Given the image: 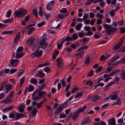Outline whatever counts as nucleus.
<instances>
[{"mask_svg":"<svg viewBox=\"0 0 125 125\" xmlns=\"http://www.w3.org/2000/svg\"><path fill=\"white\" fill-rule=\"evenodd\" d=\"M103 25V28L107 29L106 32L108 35L113 34L116 29V27H113L112 26L106 23L104 24Z\"/></svg>","mask_w":125,"mask_h":125,"instance_id":"f257e3e1","label":"nucleus"},{"mask_svg":"<svg viewBox=\"0 0 125 125\" xmlns=\"http://www.w3.org/2000/svg\"><path fill=\"white\" fill-rule=\"evenodd\" d=\"M27 11L26 10L22 9L18 11H15L14 14L17 17L21 18L27 13Z\"/></svg>","mask_w":125,"mask_h":125,"instance_id":"f03ea898","label":"nucleus"},{"mask_svg":"<svg viewBox=\"0 0 125 125\" xmlns=\"http://www.w3.org/2000/svg\"><path fill=\"white\" fill-rule=\"evenodd\" d=\"M66 106V104L65 103L61 104L56 109L54 114L55 115H58L63 110V108Z\"/></svg>","mask_w":125,"mask_h":125,"instance_id":"7ed1b4c3","label":"nucleus"},{"mask_svg":"<svg viewBox=\"0 0 125 125\" xmlns=\"http://www.w3.org/2000/svg\"><path fill=\"white\" fill-rule=\"evenodd\" d=\"M19 61V60L16 59H11L10 63L12 66L15 67L18 65Z\"/></svg>","mask_w":125,"mask_h":125,"instance_id":"20e7f679","label":"nucleus"},{"mask_svg":"<svg viewBox=\"0 0 125 125\" xmlns=\"http://www.w3.org/2000/svg\"><path fill=\"white\" fill-rule=\"evenodd\" d=\"M42 50H40L39 52L37 51H36L32 54V58L35 56L40 57L42 55Z\"/></svg>","mask_w":125,"mask_h":125,"instance_id":"39448f33","label":"nucleus"},{"mask_svg":"<svg viewBox=\"0 0 125 125\" xmlns=\"http://www.w3.org/2000/svg\"><path fill=\"white\" fill-rule=\"evenodd\" d=\"M56 62H57V67L59 68L62 67L63 65V62L61 58H58L56 59Z\"/></svg>","mask_w":125,"mask_h":125,"instance_id":"423d86ee","label":"nucleus"},{"mask_svg":"<svg viewBox=\"0 0 125 125\" xmlns=\"http://www.w3.org/2000/svg\"><path fill=\"white\" fill-rule=\"evenodd\" d=\"M54 0H52L50 1L46 6V8L47 10H51L53 7V5L55 3Z\"/></svg>","mask_w":125,"mask_h":125,"instance_id":"0eeeda50","label":"nucleus"},{"mask_svg":"<svg viewBox=\"0 0 125 125\" xmlns=\"http://www.w3.org/2000/svg\"><path fill=\"white\" fill-rule=\"evenodd\" d=\"M34 27H31L28 26L25 28V30L30 35L32 33V31H34Z\"/></svg>","mask_w":125,"mask_h":125,"instance_id":"6e6552de","label":"nucleus"},{"mask_svg":"<svg viewBox=\"0 0 125 125\" xmlns=\"http://www.w3.org/2000/svg\"><path fill=\"white\" fill-rule=\"evenodd\" d=\"M108 121V125H115V120L114 118L109 119Z\"/></svg>","mask_w":125,"mask_h":125,"instance_id":"1a4fd4ad","label":"nucleus"},{"mask_svg":"<svg viewBox=\"0 0 125 125\" xmlns=\"http://www.w3.org/2000/svg\"><path fill=\"white\" fill-rule=\"evenodd\" d=\"M45 75V73H43L42 71H40L37 73L35 75V76L42 78L44 77Z\"/></svg>","mask_w":125,"mask_h":125,"instance_id":"9d476101","label":"nucleus"},{"mask_svg":"<svg viewBox=\"0 0 125 125\" xmlns=\"http://www.w3.org/2000/svg\"><path fill=\"white\" fill-rule=\"evenodd\" d=\"M69 14L67 13L64 14H62L61 13L58 14V18L60 19H62L66 17Z\"/></svg>","mask_w":125,"mask_h":125,"instance_id":"9b49d317","label":"nucleus"},{"mask_svg":"<svg viewBox=\"0 0 125 125\" xmlns=\"http://www.w3.org/2000/svg\"><path fill=\"white\" fill-rule=\"evenodd\" d=\"M35 39L31 37H30L29 38L27 41L28 43L31 45H32L34 43Z\"/></svg>","mask_w":125,"mask_h":125,"instance_id":"f8f14e48","label":"nucleus"},{"mask_svg":"<svg viewBox=\"0 0 125 125\" xmlns=\"http://www.w3.org/2000/svg\"><path fill=\"white\" fill-rule=\"evenodd\" d=\"M38 94L42 98H43L45 97L46 95V93L45 91H38Z\"/></svg>","mask_w":125,"mask_h":125,"instance_id":"ddd939ff","label":"nucleus"},{"mask_svg":"<svg viewBox=\"0 0 125 125\" xmlns=\"http://www.w3.org/2000/svg\"><path fill=\"white\" fill-rule=\"evenodd\" d=\"M84 53V51H81L77 53L74 55V56L76 58H80L81 57L82 54Z\"/></svg>","mask_w":125,"mask_h":125,"instance_id":"4468645a","label":"nucleus"},{"mask_svg":"<svg viewBox=\"0 0 125 125\" xmlns=\"http://www.w3.org/2000/svg\"><path fill=\"white\" fill-rule=\"evenodd\" d=\"M20 36L21 35L20 33L17 34L14 40V42L16 43L18 42L20 39Z\"/></svg>","mask_w":125,"mask_h":125,"instance_id":"2eb2a0df","label":"nucleus"},{"mask_svg":"<svg viewBox=\"0 0 125 125\" xmlns=\"http://www.w3.org/2000/svg\"><path fill=\"white\" fill-rule=\"evenodd\" d=\"M6 87V91L5 92V93H7L12 89V85L10 84H9Z\"/></svg>","mask_w":125,"mask_h":125,"instance_id":"dca6fc26","label":"nucleus"},{"mask_svg":"<svg viewBox=\"0 0 125 125\" xmlns=\"http://www.w3.org/2000/svg\"><path fill=\"white\" fill-rule=\"evenodd\" d=\"M100 98V96L98 95H95L93 96L92 98V101L94 102L97 100L99 99Z\"/></svg>","mask_w":125,"mask_h":125,"instance_id":"f3484780","label":"nucleus"},{"mask_svg":"<svg viewBox=\"0 0 125 125\" xmlns=\"http://www.w3.org/2000/svg\"><path fill=\"white\" fill-rule=\"evenodd\" d=\"M125 39L124 36H123L120 39L119 42L118 43V49L122 45V42Z\"/></svg>","mask_w":125,"mask_h":125,"instance_id":"a211bd4d","label":"nucleus"},{"mask_svg":"<svg viewBox=\"0 0 125 125\" xmlns=\"http://www.w3.org/2000/svg\"><path fill=\"white\" fill-rule=\"evenodd\" d=\"M90 121V118L89 117H87L86 119L82 120L81 122V124L82 125H84L88 123Z\"/></svg>","mask_w":125,"mask_h":125,"instance_id":"6ab92c4d","label":"nucleus"},{"mask_svg":"<svg viewBox=\"0 0 125 125\" xmlns=\"http://www.w3.org/2000/svg\"><path fill=\"white\" fill-rule=\"evenodd\" d=\"M25 106L24 104H22L19 107V112L21 113H22L23 112L24 108H25Z\"/></svg>","mask_w":125,"mask_h":125,"instance_id":"aec40b11","label":"nucleus"},{"mask_svg":"<svg viewBox=\"0 0 125 125\" xmlns=\"http://www.w3.org/2000/svg\"><path fill=\"white\" fill-rule=\"evenodd\" d=\"M86 108L87 106L85 105L83 107L79 108L76 111L77 112V113L79 114L80 112L82 113L83 112Z\"/></svg>","mask_w":125,"mask_h":125,"instance_id":"412c9836","label":"nucleus"},{"mask_svg":"<svg viewBox=\"0 0 125 125\" xmlns=\"http://www.w3.org/2000/svg\"><path fill=\"white\" fill-rule=\"evenodd\" d=\"M24 53H23L16 52L15 57L17 58H20L24 55Z\"/></svg>","mask_w":125,"mask_h":125,"instance_id":"4be33fe9","label":"nucleus"},{"mask_svg":"<svg viewBox=\"0 0 125 125\" xmlns=\"http://www.w3.org/2000/svg\"><path fill=\"white\" fill-rule=\"evenodd\" d=\"M13 106L10 105L4 108L3 109V111L5 112H6L11 110L13 109Z\"/></svg>","mask_w":125,"mask_h":125,"instance_id":"5701e85b","label":"nucleus"},{"mask_svg":"<svg viewBox=\"0 0 125 125\" xmlns=\"http://www.w3.org/2000/svg\"><path fill=\"white\" fill-rule=\"evenodd\" d=\"M30 82L35 85H36L38 83V80L36 78H32L30 79Z\"/></svg>","mask_w":125,"mask_h":125,"instance_id":"b1692460","label":"nucleus"},{"mask_svg":"<svg viewBox=\"0 0 125 125\" xmlns=\"http://www.w3.org/2000/svg\"><path fill=\"white\" fill-rule=\"evenodd\" d=\"M13 101L11 99L8 98L4 100L1 101V103L4 102V104H7L10 103L12 102Z\"/></svg>","mask_w":125,"mask_h":125,"instance_id":"393cba45","label":"nucleus"},{"mask_svg":"<svg viewBox=\"0 0 125 125\" xmlns=\"http://www.w3.org/2000/svg\"><path fill=\"white\" fill-rule=\"evenodd\" d=\"M82 25L83 24L81 23H78L75 26V29L77 31H80Z\"/></svg>","mask_w":125,"mask_h":125,"instance_id":"a878e982","label":"nucleus"},{"mask_svg":"<svg viewBox=\"0 0 125 125\" xmlns=\"http://www.w3.org/2000/svg\"><path fill=\"white\" fill-rule=\"evenodd\" d=\"M46 83H44L43 84H42L39 87V89H38L39 91H41L42 90H43L46 85Z\"/></svg>","mask_w":125,"mask_h":125,"instance_id":"bb28decb","label":"nucleus"},{"mask_svg":"<svg viewBox=\"0 0 125 125\" xmlns=\"http://www.w3.org/2000/svg\"><path fill=\"white\" fill-rule=\"evenodd\" d=\"M110 96L111 97V99L112 100H114L117 97V93H114L112 95H110Z\"/></svg>","mask_w":125,"mask_h":125,"instance_id":"cd10ccee","label":"nucleus"},{"mask_svg":"<svg viewBox=\"0 0 125 125\" xmlns=\"http://www.w3.org/2000/svg\"><path fill=\"white\" fill-rule=\"evenodd\" d=\"M122 74L120 76V78L123 80H125V71L123 70H122L121 71Z\"/></svg>","mask_w":125,"mask_h":125,"instance_id":"c85d7f7f","label":"nucleus"},{"mask_svg":"<svg viewBox=\"0 0 125 125\" xmlns=\"http://www.w3.org/2000/svg\"><path fill=\"white\" fill-rule=\"evenodd\" d=\"M83 96V93L81 92H79L77 93L76 95L74 97L75 99L77 98H80L82 97Z\"/></svg>","mask_w":125,"mask_h":125,"instance_id":"c756f323","label":"nucleus"},{"mask_svg":"<svg viewBox=\"0 0 125 125\" xmlns=\"http://www.w3.org/2000/svg\"><path fill=\"white\" fill-rule=\"evenodd\" d=\"M34 86L31 85H30L29 86V88L28 90V92H30L33 91L34 89Z\"/></svg>","mask_w":125,"mask_h":125,"instance_id":"7c9ffc66","label":"nucleus"},{"mask_svg":"<svg viewBox=\"0 0 125 125\" xmlns=\"http://www.w3.org/2000/svg\"><path fill=\"white\" fill-rule=\"evenodd\" d=\"M33 14L37 18L38 17V12L36 9H33L32 10Z\"/></svg>","mask_w":125,"mask_h":125,"instance_id":"2f4dec72","label":"nucleus"},{"mask_svg":"<svg viewBox=\"0 0 125 125\" xmlns=\"http://www.w3.org/2000/svg\"><path fill=\"white\" fill-rule=\"evenodd\" d=\"M79 114L77 113V112L76 111L74 113V115H73L72 117V119L73 120H75L76 117Z\"/></svg>","mask_w":125,"mask_h":125,"instance_id":"473e14b6","label":"nucleus"},{"mask_svg":"<svg viewBox=\"0 0 125 125\" xmlns=\"http://www.w3.org/2000/svg\"><path fill=\"white\" fill-rule=\"evenodd\" d=\"M13 18H11L9 19H7L5 20L2 21V22L5 23H10L13 21Z\"/></svg>","mask_w":125,"mask_h":125,"instance_id":"72a5a7b5","label":"nucleus"},{"mask_svg":"<svg viewBox=\"0 0 125 125\" xmlns=\"http://www.w3.org/2000/svg\"><path fill=\"white\" fill-rule=\"evenodd\" d=\"M93 82H92L91 80H89L86 82V83L85 84L86 85H89L90 86H92L93 85Z\"/></svg>","mask_w":125,"mask_h":125,"instance_id":"f704fd0d","label":"nucleus"},{"mask_svg":"<svg viewBox=\"0 0 125 125\" xmlns=\"http://www.w3.org/2000/svg\"><path fill=\"white\" fill-rule=\"evenodd\" d=\"M88 48V47L87 46H82L80 47L77 51V52L80 51L81 50H84L85 49H87Z\"/></svg>","mask_w":125,"mask_h":125,"instance_id":"c9c22d12","label":"nucleus"},{"mask_svg":"<svg viewBox=\"0 0 125 125\" xmlns=\"http://www.w3.org/2000/svg\"><path fill=\"white\" fill-rule=\"evenodd\" d=\"M46 39L44 38L41 40L39 42V45L40 46L43 45L45 43L46 41Z\"/></svg>","mask_w":125,"mask_h":125,"instance_id":"e433bc0d","label":"nucleus"},{"mask_svg":"<svg viewBox=\"0 0 125 125\" xmlns=\"http://www.w3.org/2000/svg\"><path fill=\"white\" fill-rule=\"evenodd\" d=\"M59 12L62 13H66L67 12V10L65 8H62L59 10Z\"/></svg>","mask_w":125,"mask_h":125,"instance_id":"4c0bfd02","label":"nucleus"},{"mask_svg":"<svg viewBox=\"0 0 125 125\" xmlns=\"http://www.w3.org/2000/svg\"><path fill=\"white\" fill-rule=\"evenodd\" d=\"M114 82H112L111 83H109L106 86V87L105 88V89L104 90H106L108 89L109 88L110 86L112 84H114Z\"/></svg>","mask_w":125,"mask_h":125,"instance_id":"58836bf2","label":"nucleus"},{"mask_svg":"<svg viewBox=\"0 0 125 125\" xmlns=\"http://www.w3.org/2000/svg\"><path fill=\"white\" fill-rule=\"evenodd\" d=\"M37 110L35 108H33L31 111V114L35 116L37 113Z\"/></svg>","mask_w":125,"mask_h":125,"instance_id":"ea45409f","label":"nucleus"},{"mask_svg":"<svg viewBox=\"0 0 125 125\" xmlns=\"http://www.w3.org/2000/svg\"><path fill=\"white\" fill-rule=\"evenodd\" d=\"M94 71L92 70L89 72L87 76V77H91L94 75Z\"/></svg>","mask_w":125,"mask_h":125,"instance_id":"a19ab883","label":"nucleus"},{"mask_svg":"<svg viewBox=\"0 0 125 125\" xmlns=\"http://www.w3.org/2000/svg\"><path fill=\"white\" fill-rule=\"evenodd\" d=\"M41 98V97L38 94L36 96L33 97V99L34 100H39Z\"/></svg>","mask_w":125,"mask_h":125,"instance_id":"79ce46f5","label":"nucleus"},{"mask_svg":"<svg viewBox=\"0 0 125 125\" xmlns=\"http://www.w3.org/2000/svg\"><path fill=\"white\" fill-rule=\"evenodd\" d=\"M90 57L88 56L84 60V62L86 64H89L90 62Z\"/></svg>","mask_w":125,"mask_h":125,"instance_id":"37998d69","label":"nucleus"},{"mask_svg":"<svg viewBox=\"0 0 125 125\" xmlns=\"http://www.w3.org/2000/svg\"><path fill=\"white\" fill-rule=\"evenodd\" d=\"M40 10L39 11V14L40 16L42 17L43 15V12L42 11V7L40 6L39 8Z\"/></svg>","mask_w":125,"mask_h":125,"instance_id":"c03bdc74","label":"nucleus"},{"mask_svg":"<svg viewBox=\"0 0 125 125\" xmlns=\"http://www.w3.org/2000/svg\"><path fill=\"white\" fill-rule=\"evenodd\" d=\"M23 50V49L22 46L19 47L17 50L16 52L21 53Z\"/></svg>","mask_w":125,"mask_h":125,"instance_id":"a18cd8bd","label":"nucleus"},{"mask_svg":"<svg viewBox=\"0 0 125 125\" xmlns=\"http://www.w3.org/2000/svg\"><path fill=\"white\" fill-rule=\"evenodd\" d=\"M45 22L43 21H42L41 23H38L37 24V26L38 27H40L44 25L45 24Z\"/></svg>","mask_w":125,"mask_h":125,"instance_id":"49530a36","label":"nucleus"},{"mask_svg":"<svg viewBox=\"0 0 125 125\" xmlns=\"http://www.w3.org/2000/svg\"><path fill=\"white\" fill-rule=\"evenodd\" d=\"M9 117L10 118H14L15 117V114L13 113H10L9 114Z\"/></svg>","mask_w":125,"mask_h":125,"instance_id":"de8ad7c7","label":"nucleus"},{"mask_svg":"<svg viewBox=\"0 0 125 125\" xmlns=\"http://www.w3.org/2000/svg\"><path fill=\"white\" fill-rule=\"evenodd\" d=\"M121 32L122 33H124L125 32V27L123 26V27H120Z\"/></svg>","mask_w":125,"mask_h":125,"instance_id":"09e8293b","label":"nucleus"},{"mask_svg":"<svg viewBox=\"0 0 125 125\" xmlns=\"http://www.w3.org/2000/svg\"><path fill=\"white\" fill-rule=\"evenodd\" d=\"M15 115L16 116H17L19 118L21 117H23L24 116V115L23 114H21L19 113H16Z\"/></svg>","mask_w":125,"mask_h":125,"instance_id":"8fccbe9b","label":"nucleus"},{"mask_svg":"<svg viewBox=\"0 0 125 125\" xmlns=\"http://www.w3.org/2000/svg\"><path fill=\"white\" fill-rule=\"evenodd\" d=\"M102 67L101 66H99L95 70V72L96 73L100 72L102 70Z\"/></svg>","mask_w":125,"mask_h":125,"instance_id":"3c124183","label":"nucleus"},{"mask_svg":"<svg viewBox=\"0 0 125 125\" xmlns=\"http://www.w3.org/2000/svg\"><path fill=\"white\" fill-rule=\"evenodd\" d=\"M72 38L73 40H75L78 38V37L77 35V34L76 33L73 34L72 37Z\"/></svg>","mask_w":125,"mask_h":125,"instance_id":"603ef678","label":"nucleus"},{"mask_svg":"<svg viewBox=\"0 0 125 125\" xmlns=\"http://www.w3.org/2000/svg\"><path fill=\"white\" fill-rule=\"evenodd\" d=\"M44 70L47 73L48 72L51 73V72L50 69L49 67H46L44 69Z\"/></svg>","mask_w":125,"mask_h":125,"instance_id":"864d4df0","label":"nucleus"},{"mask_svg":"<svg viewBox=\"0 0 125 125\" xmlns=\"http://www.w3.org/2000/svg\"><path fill=\"white\" fill-rule=\"evenodd\" d=\"M89 15L87 14H84L83 16V21H85V20H87L89 17Z\"/></svg>","mask_w":125,"mask_h":125,"instance_id":"5fc2aeb1","label":"nucleus"},{"mask_svg":"<svg viewBox=\"0 0 125 125\" xmlns=\"http://www.w3.org/2000/svg\"><path fill=\"white\" fill-rule=\"evenodd\" d=\"M44 15L46 20H47L50 17L51 14L50 13H44Z\"/></svg>","mask_w":125,"mask_h":125,"instance_id":"6e6d98bb","label":"nucleus"},{"mask_svg":"<svg viewBox=\"0 0 125 125\" xmlns=\"http://www.w3.org/2000/svg\"><path fill=\"white\" fill-rule=\"evenodd\" d=\"M24 71L21 70L19 71L18 73L17 76L18 77H20L21 76L22 74L23 73Z\"/></svg>","mask_w":125,"mask_h":125,"instance_id":"4d7b16f0","label":"nucleus"},{"mask_svg":"<svg viewBox=\"0 0 125 125\" xmlns=\"http://www.w3.org/2000/svg\"><path fill=\"white\" fill-rule=\"evenodd\" d=\"M14 92L13 91H11L9 96V97L10 98H12L13 96Z\"/></svg>","mask_w":125,"mask_h":125,"instance_id":"13d9d810","label":"nucleus"},{"mask_svg":"<svg viewBox=\"0 0 125 125\" xmlns=\"http://www.w3.org/2000/svg\"><path fill=\"white\" fill-rule=\"evenodd\" d=\"M13 32V31H9L3 32H2V33L4 34H10Z\"/></svg>","mask_w":125,"mask_h":125,"instance_id":"bf43d9fd","label":"nucleus"},{"mask_svg":"<svg viewBox=\"0 0 125 125\" xmlns=\"http://www.w3.org/2000/svg\"><path fill=\"white\" fill-rule=\"evenodd\" d=\"M72 40V38L70 36L67 37L65 39H64V41H71Z\"/></svg>","mask_w":125,"mask_h":125,"instance_id":"052dcab7","label":"nucleus"},{"mask_svg":"<svg viewBox=\"0 0 125 125\" xmlns=\"http://www.w3.org/2000/svg\"><path fill=\"white\" fill-rule=\"evenodd\" d=\"M94 0H88V1H86L85 3V5H88L91 3L92 1Z\"/></svg>","mask_w":125,"mask_h":125,"instance_id":"680f3d73","label":"nucleus"},{"mask_svg":"<svg viewBox=\"0 0 125 125\" xmlns=\"http://www.w3.org/2000/svg\"><path fill=\"white\" fill-rule=\"evenodd\" d=\"M7 17L8 18H9L11 16L12 13V11L11 10H10L7 12Z\"/></svg>","mask_w":125,"mask_h":125,"instance_id":"e2e57ef3","label":"nucleus"},{"mask_svg":"<svg viewBox=\"0 0 125 125\" xmlns=\"http://www.w3.org/2000/svg\"><path fill=\"white\" fill-rule=\"evenodd\" d=\"M73 96H72L69 98V99H68L65 102H64V103H65V104H66L67 105L68 104V101H71L73 99Z\"/></svg>","mask_w":125,"mask_h":125,"instance_id":"0e129e2a","label":"nucleus"},{"mask_svg":"<svg viewBox=\"0 0 125 125\" xmlns=\"http://www.w3.org/2000/svg\"><path fill=\"white\" fill-rule=\"evenodd\" d=\"M96 21V20L95 18H94L93 19L91 20L90 22V24L91 25H94V23Z\"/></svg>","mask_w":125,"mask_h":125,"instance_id":"69168bd1","label":"nucleus"},{"mask_svg":"<svg viewBox=\"0 0 125 125\" xmlns=\"http://www.w3.org/2000/svg\"><path fill=\"white\" fill-rule=\"evenodd\" d=\"M78 89V88L77 87H75L73 88L71 90V92L72 93H75L76 91H77Z\"/></svg>","mask_w":125,"mask_h":125,"instance_id":"338daca9","label":"nucleus"},{"mask_svg":"<svg viewBox=\"0 0 125 125\" xmlns=\"http://www.w3.org/2000/svg\"><path fill=\"white\" fill-rule=\"evenodd\" d=\"M5 93H1L0 94V100L3 98L5 96Z\"/></svg>","mask_w":125,"mask_h":125,"instance_id":"774afa93","label":"nucleus"}]
</instances>
